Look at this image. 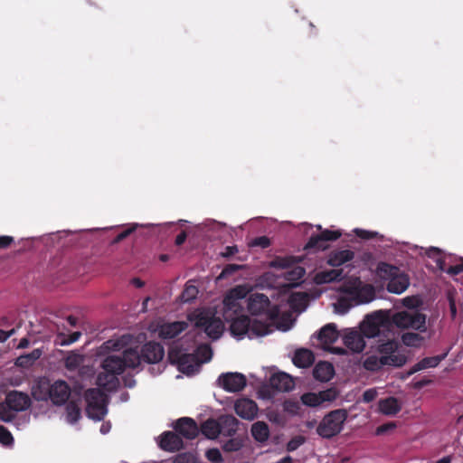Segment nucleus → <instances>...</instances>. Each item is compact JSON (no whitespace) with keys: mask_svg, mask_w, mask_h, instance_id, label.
<instances>
[{"mask_svg":"<svg viewBox=\"0 0 463 463\" xmlns=\"http://www.w3.org/2000/svg\"><path fill=\"white\" fill-rule=\"evenodd\" d=\"M140 364L139 352L137 348L125 349L122 354H109L101 363L102 371L97 376V384L109 391H115L120 375L126 368H137Z\"/></svg>","mask_w":463,"mask_h":463,"instance_id":"1","label":"nucleus"},{"mask_svg":"<svg viewBox=\"0 0 463 463\" xmlns=\"http://www.w3.org/2000/svg\"><path fill=\"white\" fill-rule=\"evenodd\" d=\"M230 323V333L232 336L242 339L246 335L250 338L256 336H264L274 331L273 325L258 319L250 318L243 314L232 316L231 320H225Z\"/></svg>","mask_w":463,"mask_h":463,"instance_id":"2","label":"nucleus"},{"mask_svg":"<svg viewBox=\"0 0 463 463\" xmlns=\"http://www.w3.org/2000/svg\"><path fill=\"white\" fill-rule=\"evenodd\" d=\"M189 320L194 326L206 334L212 340L219 339L224 331V324L210 309H198L189 315Z\"/></svg>","mask_w":463,"mask_h":463,"instance_id":"3","label":"nucleus"},{"mask_svg":"<svg viewBox=\"0 0 463 463\" xmlns=\"http://www.w3.org/2000/svg\"><path fill=\"white\" fill-rule=\"evenodd\" d=\"M377 274L381 279L388 280L386 288L391 293L402 294L410 285L409 277L396 266L381 262L377 267Z\"/></svg>","mask_w":463,"mask_h":463,"instance_id":"4","label":"nucleus"},{"mask_svg":"<svg viewBox=\"0 0 463 463\" xmlns=\"http://www.w3.org/2000/svg\"><path fill=\"white\" fill-rule=\"evenodd\" d=\"M391 325L401 329H412L420 333L426 332V315L418 309H407L395 312L390 316Z\"/></svg>","mask_w":463,"mask_h":463,"instance_id":"5","label":"nucleus"},{"mask_svg":"<svg viewBox=\"0 0 463 463\" xmlns=\"http://www.w3.org/2000/svg\"><path fill=\"white\" fill-rule=\"evenodd\" d=\"M348 413L345 409H337L324 416L317 428V433L324 439L338 435L344 427Z\"/></svg>","mask_w":463,"mask_h":463,"instance_id":"6","label":"nucleus"},{"mask_svg":"<svg viewBox=\"0 0 463 463\" xmlns=\"http://www.w3.org/2000/svg\"><path fill=\"white\" fill-rule=\"evenodd\" d=\"M247 309L251 316H264L266 323L271 324L278 317L277 307L271 308L269 298L262 293L250 295L247 299Z\"/></svg>","mask_w":463,"mask_h":463,"instance_id":"7","label":"nucleus"},{"mask_svg":"<svg viewBox=\"0 0 463 463\" xmlns=\"http://www.w3.org/2000/svg\"><path fill=\"white\" fill-rule=\"evenodd\" d=\"M88 416L96 420H101L107 414V395L99 389L91 388L85 392Z\"/></svg>","mask_w":463,"mask_h":463,"instance_id":"8","label":"nucleus"},{"mask_svg":"<svg viewBox=\"0 0 463 463\" xmlns=\"http://www.w3.org/2000/svg\"><path fill=\"white\" fill-rule=\"evenodd\" d=\"M391 326L390 316L387 312L379 310L365 317L361 326L362 334L368 338L378 336L383 330Z\"/></svg>","mask_w":463,"mask_h":463,"instance_id":"9","label":"nucleus"},{"mask_svg":"<svg viewBox=\"0 0 463 463\" xmlns=\"http://www.w3.org/2000/svg\"><path fill=\"white\" fill-rule=\"evenodd\" d=\"M245 292L241 287L232 288L223 298L222 316L225 320H231L232 316L241 314L243 310L240 300L244 298Z\"/></svg>","mask_w":463,"mask_h":463,"instance_id":"10","label":"nucleus"},{"mask_svg":"<svg viewBox=\"0 0 463 463\" xmlns=\"http://www.w3.org/2000/svg\"><path fill=\"white\" fill-rule=\"evenodd\" d=\"M168 356L171 363L176 364L179 371L186 375L197 373L201 366L196 354H182L179 351L172 349Z\"/></svg>","mask_w":463,"mask_h":463,"instance_id":"11","label":"nucleus"},{"mask_svg":"<svg viewBox=\"0 0 463 463\" xmlns=\"http://www.w3.org/2000/svg\"><path fill=\"white\" fill-rule=\"evenodd\" d=\"M341 235L339 231L323 230L319 234L312 235L304 249L307 250H324L327 249L328 241H336Z\"/></svg>","mask_w":463,"mask_h":463,"instance_id":"12","label":"nucleus"},{"mask_svg":"<svg viewBox=\"0 0 463 463\" xmlns=\"http://www.w3.org/2000/svg\"><path fill=\"white\" fill-rule=\"evenodd\" d=\"M218 384L226 392H238L244 389L247 384V380L242 373H225L219 376Z\"/></svg>","mask_w":463,"mask_h":463,"instance_id":"13","label":"nucleus"},{"mask_svg":"<svg viewBox=\"0 0 463 463\" xmlns=\"http://www.w3.org/2000/svg\"><path fill=\"white\" fill-rule=\"evenodd\" d=\"M402 358L399 356L378 357L376 355H370L364 361L363 365L367 371L377 372L385 365L402 367Z\"/></svg>","mask_w":463,"mask_h":463,"instance_id":"14","label":"nucleus"},{"mask_svg":"<svg viewBox=\"0 0 463 463\" xmlns=\"http://www.w3.org/2000/svg\"><path fill=\"white\" fill-rule=\"evenodd\" d=\"M165 355V350L161 344L156 342L146 343L139 353L140 362L147 364H156L160 362Z\"/></svg>","mask_w":463,"mask_h":463,"instance_id":"15","label":"nucleus"},{"mask_svg":"<svg viewBox=\"0 0 463 463\" xmlns=\"http://www.w3.org/2000/svg\"><path fill=\"white\" fill-rule=\"evenodd\" d=\"M345 292L352 297L356 305L369 303L375 298L374 288L370 284L348 288L345 289Z\"/></svg>","mask_w":463,"mask_h":463,"instance_id":"16","label":"nucleus"},{"mask_svg":"<svg viewBox=\"0 0 463 463\" xmlns=\"http://www.w3.org/2000/svg\"><path fill=\"white\" fill-rule=\"evenodd\" d=\"M71 395V387L63 380L52 383L49 400L55 405H62L67 402Z\"/></svg>","mask_w":463,"mask_h":463,"instance_id":"17","label":"nucleus"},{"mask_svg":"<svg viewBox=\"0 0 463 463\" xmlns=\"http://www.w3.org/2000/svg\"><path fill=\"white\" fill-rule=\"evenodd\" d=\"M174 428L179 436L181 435L187 439L196 438L200 430L195 420L188 417L178 419Z\"/></svg>","mask_w":463,"mask_h":463,"instance_id":"18","label":"nucleus"},{"mask_svg":"<svg viewBox=\"0 0 463 463\" xmlns=\"http://www.w3.org/2000/svg\"><path fill=\"white\" fill-rule=\"evenodd\" d=\"M236 414L241 419L252 420L258 413L257 403L248 398L238 399L234 404Z\"/></svg>","mask_w":463,"mask_h":463,"instance_id":"19","label":"nucleus"},{"mask_svg":"<svg viewBox=\"0 0 463 463\" xmlns=\"http://www.w3.org/2000/svg\"><path fill=\"white\" fill-rule=\"evenodd\" d=\"M5 402L8 406L14 411H24L31 406V398L27 393L12 391L5 398Z\"/></svg>","mask_w":463,"mask_h":463,"instance_id":"20","label":"nucleus"},{"mask_svg":"<svg viewBox=\"0 0 463 463\" xmlns=\"http://www.w3.org/2000/svg\"><path fill=\"white\" fill-rule=\"evenodd\" d=\"M269 383L273 390L278 392H289L293 390L295 386L293 378L283 372L272 374Z\"/></svg>","mask_w":463,"mask_h":463,"instance_id":"21","label":"nucleus"},{"mask_svg":"<svg viewBox=\"0 0 463 463\" xmlns=\"http://www.w3.org/2000/svg\"><path fill=\"white\" fill-rule=\"evenodd\" d=\"M343 342L344 345L354 353H361L365 347L364 335L353 329L344 335Z\"/></svg>","mask_w":463,"mask_h":463,"instance_id":"22","label":"nucleus"},{"mask_svg":"<svg viewBox=\"0 0 463 463\" xmlns=\"http://www.w3.org/2000/svg\"><path fill=\"white\" fill-rule=\"evenodd\" d=\"M159 446L165 451H176L183 448L184 442L177 432L165 431L161 436Z\"/></svg>","mask_w":463,"mask_h":463,"instance_id":"23","label":"nucleus"},{"mask_svg":"<svg viewBox=\"0 0 463 463\" xmlns=\"http://www.w3.org/2000/svg\"><path fill=\"white\" fill-rule=\"evenodd\" d=\"M52 383L49 379L39 378L32 388V395L37 401H48L50 398Z\"/></svg>","mask_w":463,"mask_h":463,"instance_id":"24","label":"nucleus"},{"mask_svg":"<svg viewBox=\"0 0 463 463\" xmlns=\"http://www.w3.org/2000/svg\"><path fill=\"white\" fill-rule=\"evenodd\" d=\"M187 328V323L175 321L165 323L160 326L159 335L164 339H172Z\"/></svg>","mask_w":463,"mask_h":463,"instance_id":"25","label":"nucleus"},{"mask_svg":"<svg viewBox=\"0 0 463 463\" xmlns=\"http://www.w3.org/2000/svg\"><path fill=\"white\" fill-rule=\"evenodd\" d=\"M339 335L340 334L336 328V326L333 323H330L320 329L317 337L319 341L325 345V348H328L329 345L336 342Z\"/></svg>","mask_w":463,"mask_h":463,"instance_id":"26","label":"nucleus"},{"mask_svg":"<svg viewBox=\"0 0 463 463\" xmlns=\"http://www.w3.org/2000/svg\"><path fill=\"white\" fill-rule=\"evenodd\" d=\"M221 434L227 437H232L236 434L240 421L230 414L222 415L219 418Z\"/></svg>","mask_w":463,"mask_h":463,"instance_id":"27","label":"nucleus"},{"mask_svg":"<svg viewBox=\"0 0 463 463\" xmlns=\"http://www.w3.org/2000/svg\"><path fill=\"white\" fill-rule=\"evenodd\" d=\"M335 374V369L329 362H318L313 369V376L320 382L330 381Z\"/></svg>","mask_w":463,"mask_h":463,"instance_id":"28","label":"nucleus"},{"mask_svg":"<svg viewBox=\"0 0 463 463\" xmlns=\"http://www.w3.org/2000/svg\"><path fill=\"white\" fill-rule=\"evenodd\" d=\"M354 258V252L351 250H333L328 255L327 264L332 267H339Z\"/></svg>","mask_w":463,"mask_h":463,"instance_id":"29","label":"nucleus"},{"mask_svg":"<svg viewBox=\"0 0 463 463\" xmlns=\"http://www.w3.org/2000/svg\"><path fill=\"white\" fill-rule=\"evenodd\" d=\"M399 346H400V345L396 340H394V339L388 340L386 342L379 344L377 346V351L379 352V354H381V356L402 357L403 360L402 361V366H403L407 362V357L403 354L397 353Z\"/></svg>","mask_w":463,"mask_h":463,"instance_id":"30","label":"nucleus"},{"mask_svg":"<svg viewBox=\"0 0 463 463\" xmlns=\"http://www.w3.org/2000/svg\"><path fill=\"white\" fill-rule=\"evenodd\" d=\"M448 355V353H444L442 354L430 356V357H425L419 361L417 364H415L410 370L409 373L412 374L419 371L428 369V368H435L437 367L439 363L446 358Z\"/></svg>","mask_w":463,"mask_h":463,"instance_id":"31","label":"nucleus"},{"mask_svg":"<svg viewBox=\"0 0 463 463\" xmlns=\"http://www.w3.org/2000/svg\"><path fill=\"white\" fill-rule=\"evenodd\" d=\"M314 361V354L306 348L298 349L292 359L293 364L298 368H307L313 364Z\"/></svg>","mask_w":463,"mask_h":463,"instance_id":"32","label":"nucleus"},{"mask_svg":"<svg viewBox=\"0 0 463 463\" xmlns=\"http://www.w3.org/2000/svg\"><path fill=\"white\" fill-rule=\"evenodd\" d=\"M343 269H335L317 272L315 276L317 284H326L334 281H340L344 279Z\"/></svg>","mask_w":463,"mask_h":463,"instance_id":"33","label":"nucleus"},{"mask_svg":"<svg viewBox=\"0 0 463 463\" xmlns=\"http://www.w3.org/2000/svg\"><path fill=\"white\" fill-rule=\"evenodd\" d=\"M250 433L256 441L264 443L269 438V425L265 421H256L251 425Z\"/></svg>","mask_w":463,"mask_h":463,"instance_id":"34","label":"nucleus"},{"mask_svg":"<svg viewBox=\"0 0 463 463\" xmlns=\"http://www.w3.org/2000/svg\"><path fill=\"white\" fill-rule=\"evenodd\" d=\"M402 407L395 397H388L379 402V411L384 415H396Z\"/></svg>","mask_w":463,"mask_h":463,"instance_id":"35","label":"nucleus"},{"mask_svg":"<svg viewBox=\"0 0 463 463\" xmlns=\"http://www.w3.org/2000/svg\"><path fill=\"white\" fill-rule=\"evenodd\" d=\"M420 332H406L401 335L402 343L413 348H420L424 345L426 338L420 334Z\"/></svg>","mask_w":463,"mask_h":463,"instance_id":"36","label":"nucleus"},{"mask_svg":"<svg viewBox=\"0 0 463 463\" xmlns=\"http://www.w3.org/2000/svg\"><path fill=\"white\" fill-rule=\"evenodd\" d=\"M202 433L208 439H216L221 434L219 419H209L205 420L201 426Z\"/></svg>","mask_w":463,"mask_h":463,"instance_id":"37","label":"nucleus"},{"mask_svg":"<svg viewBox=\"0 0 463 463\" xmlns=\"http://www.w3.org/2000/svg\"><path fill=\"white\" fill-rule=\"evenodd\" d=\"M130 339L131 337L128 335H124L116 339H109L103 343L101 349L106 351H120L128 345Z\"/></svg>","mask_w":463,"mask_h":463,"instance_id":"38","label":"nucleus"},{"mask_svg":"<svg viewBox=\"0 0 463 463\" xmlns=\"http://www.w3.org/2000/svg\"><path fill=\"white\" fill-rule=\"evenodd\" d=\"M42 350L39 348L33 349L32 352L20 355L15 362L19 367L28 368L32 366L41 356Z\"/></svg>","mask_w":463,"mask_h":463,"instance_id":"39","label":"nucleus"},{"mask_svg":"<svg viewBox=\"0 0 463 463\" xmlns=\"http://www.w3.org/2000/svg\"><path fill=\"white\" fill-rule=\"evenodd\" d=\"M84 361V356L76 351H71L64 359V365L69 371H75Z\"/></svg>","mask_w":463,"mask_h":463,"instance_id":"40","label":"nucleus"},{"mask_svg":"<svg viewBox=\"0 0 463 463\" xmlns=\"http://www.w3.org/2000/svg\"><path fill=\"white\" fill-rule=\"evenodd\" d=\"M194 354H196L200 365L203 363H207L212 359L213 350L207 344H203L197 346Z\"/></svg>","mask_w":463,"mask_h":463,"instance_id":"41","label":"nucleus"},{"mask_svg":"<svg viewBox=\"0 0 463 463\" xmlns=\"http://www.w3.org/2000/svg\"><path fill=\"white\" fill-rule=\"evenodd\" d=\"M298 263V259L293 256L276 257L271 262L270 266L275 269H287Z\"/></svg>","mask_w":463,"mask_h":463,"instance_id":"42","label":"nucleus"},{"mask_svg":"<svg viewBox=\"0 0 463 463\" xmlns=\"http://www.w3.org/2000/svg\"><path fill=\"white\" fill-rule=\"evenodd\" d=\"M355 305L356 304H354L351 296H349V298L341 297L335 304V310L336 313L344 315L347 313L349 309Z\"/></svg>","mask_w":463,"mask_h":463,"instance_id":"43","label":"nucleus"},{"mask_svg":"<svg viewBox=\"0 0 463 463\" xmlns=\"http://www.w3.org/2000/svg\"><path fill=\"white\" fill-rule=\"evenodd\" d=\"M66 417H67V420L70 423H75L80 420V409L74 402H71L67 404Z\"/></svg>","mask_w":463,"mask_h":463,"instance_id":"44","label":"nucleus"},{"mask_svg":"<svg viewBox=\"0 0 463 463\" xmlns=\"http://www.w3.org/2000/svg\"><path fill=\"white\" fill-rule=\"evenodd\" d=\"M80 336H81V332H80V331L73 332L71 335H65V334L61 333V334L58 335L57 341H58V344L62 346L69 345L71 344L77 342Z\"/></svg>","mask_w":463,"mask_h":463,"instance_id":"45","label":"nucleus"},{"mask_svg":"<svg viewBox=\"0 0 463 463\" xmlns=\"http://www.w3.org/2000/svg\"><path fill=\"white\" fill-rule=\"evenodd\" d=\"M306 274V269L300 266H294L292 269L285 274V279L288 281L297 282L301 279Z\"/></svg>","mask_w":463,"mask_h":463,"instance_id":"46","label":"nucleus"},{"mask_svg":"<svg viewBox=\"0 0 463 463\" xmlns=\"http://www.w3.org/2000/svg\"><path fill=\"white\" fill-rule=\"evenodd\" d=\"M303 404L309 407H317L321 404L319 394L314 392H307L301 396Z\"/></svg>","mask_w":463,"mask_h":463,"instance_id":"47","label":"nucleus"},{"mask_svg":"<svg viewBox=\"0 0 463 463\" xmlns=\"http://www.w3.org/2000/svg\"><path fill=\"white\" fill-rule=\"evenodd\" d=\"M197 295L198 289L195 286L186 285L180 298L183 302H191L196 298Z\"/></svg>","mask_w":463,"mask_h":463,"instance_id":"48","label":"nucleus"},{"mask_svg":"<svg viewBox=\"0 0 463 463\" xmlns=\"http://www.w3.org/2000/svg\"><path fill=\"white\" fill-rule=\"evenodd\" d=\"M307 294L306 292H295L289 297V303L293 307L305 306L307 301Z\"/></svg>","mask_w":463,"mask_h":463,"instance_id":"49","label":"nucleus"},{"mask_svg":"<svg viewBox=\"0 0 463 463\" xmlns=\"http://www.w3.org/2000/svg\"><path fill=\"white\" fill-rule=\"evenodd\" d=\"M15 418L14 411L5 402H0V419L3 421L10 422Z\"/></svg>","mask_w":463,"mask_h":463,"instance_id":"50","label":"nucleus"},{"mask_svg":"<svg viewBox=\"0 0 463 463\" xmlns=\"http://www.w3.org/2000/svg\"><path fill=\"white\" fill-rule=\"evenodd\" d=\"M321 404L325 402H332L335 401L337 396L338 392L335 389L330 388L325 391H321L318 392Z\"/></svg>","mask_w":463,"mask_h":463,"instance_id":"51","label":"nucleus"},{"mask_svg":"<svg viewBox=\"0 0 463 463\" xmlns=\"http://www.w3.org/2000/svg\"><path fill=\"white\" fill-rule=\"evenodd\" d=\"M0 443L5 446H9L14 443L12 433L5 426H0Z\"/></svg>","mask_w":463,"mask_h":463,"instance_id":"52","label":"nucleus"},{"mask_svg":"<svg viewBox=\"0 0 463 463\" xmlns=\"http://www.w3.org/2000/svg\"><path fill=\"white\" fill-rule=\"evenodd\" d=\"M242 269V266L241 265H238V264H228L226 265L221 274L219 275L218 279H226L230 276H232V274H234L236 271L240 270Z\"/></svg>","mask_w":463,"mask_h":463,"instance_id":"53","label":"nucleus"},{"mask_svg":"<svg viewBox=\"0 0 463 463\" xmlns=\"http://www.w3.org/2000/svg\"><path fill=\"white\" fill-rule=\"evenodd\" d=\"M173 463H196V458L193 453L183 452L175 457Z\"/></svg>","mask_w":463,"mask_h":463,"instance_id":"54","label":"nucleus"},{"mask_svg":"<svg viewBox=\"0 0 463 463\" xmlns=\"http://www.w3.org/2000/svg\"><path fill=\"white\" fill-rule=\"evenodd\" d=\"M306 441L305 437L298 435L293 437L287 444V450L288 452L295 451Z\"/></svg>","mask_w":463,"mask_h":463,"instance_id":"55","label":"nucleus"},{"mask_svg":"<svg viewBox=\"0 0 463 463\" xmlns=\"http://www.w3.org/2000/svg\"><path fill=\"white\" fill-rule=\"evenodd\" d=\"M242 443L238 439H230L228 441H226L223 445V449L225 451L232 452V451H238L241 449Z\"/></svg>","mask_w":463,"mask_h":463,"instance_id":"56","label":"nucleus"},{"mask_svg":"<svg viewBox=\"0 0 463 463\" xmlns=\"http://www.w3.org/2000/svg\"><path fill=\"white\" fill-rule=\"evenodd\" d=\"M137 224L134 223L130 227L125 229L123 232H119L114 239L113 243H118L128 238L130 234H132L137 228Z\"/></svg>","mask_w":463,"mask_h":463,"instance_id":"57","label":"nucleus"},{"mask_svg":"<svg viewBox=\"0 0 463 463\" xmlns=\"http://www.w3.org/2000/svg\"><path fill=\"white\" fill-rule=\"evenodd\" d=\"M463 272V258L457 260V262L449 266L447 273L451 276Z\"/></svg>","mask_w":463,"mask_h":463,"instance_id":"58","label":"nucleus"},{"mask_svg":"<svg viewBox=\"0 0 463 463\" xmlns=\"http://www.w3.org/2000/svg\"><path fill=\"white\" fill-rule=\"evenodd\" d=\"M354 232L357 237H359L360 239H363V240H371V239H374L378 236V232H370V231L358 229V228L354 229Z\"/></svg>","mask_w":463,"mask_h":463,"instance_id":"59","label":"nucleus"},{"mask_svg":"<svg viewBox=\"0 0 463 463\" xmlns=\"http://www.w3.org/2000/svg\"><path fill=\"white\" fill-rule=\"evenodd\" d=\"M250 245L266 249L270 245V240L267 236L256 237L252 240Z\"/></svg>","mask_w":463,"mask_h":463,"instance_id":"60","label":"nucleus"},{"mask_svg":"<svg viewBox=\"0 0 463 463\" xmlns=\"http://www.w3.org/2000/svg\"><path fill=\"white\" fill-rule=\"evenodd\" d=\"M206 458L212 462H221L222 460V454L218 449H211L206 451Z\"/></svg>","mask_w":463,"mask_h":463,"instance_id":"61","label":"nucleus"},{"mask_svg":"<svg viewBox=\"0 0 463 463\" xmlns=\"http://www.w3.org/2000/svg\"><path fill=\"white\" fill-rule=\"evenodd\" d=\"M14 238L8 235H0V249H7L14 242Z\"/></svg>","mask_w":463,"mask_h":463,"instance_id":"62","label":"nucleus"},{"mask_svg":"<svg viewBox=\"0 0 463 463\" xmlns=\"http://www.w3.org/2000/svg\"><path fill=\"white\" fill-rule=\"evenodd\" d=\"M239 251L238 247L236 245L233 246H227L224 249V251L221 253V256L223 258H231L234 254H236Z\"/></svg>","mask_w":463,"mask_h":463,"instance_id":"63","label":"nucleus"},{"mask_svg":"<svg viewBox=\"0 0 463 463\" xmlns=\"http://www.w3.org/2000/svg\"><path fill=\"white\" fill-rule=\"evenodd\" d=\"M376 397V391L374 389H368L363 394V399L366 402L373 401Z\"/></svg>","mask_w":463,"mask_h":463,"instance_id":"64","label":"nucleus"}]
</instances>
